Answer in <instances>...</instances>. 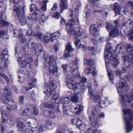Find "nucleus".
Wrapping results in <instances>:
<instances>
[{
  "instance_id": "obj_57",
  "label": "nucleus",
  "mask_w": 133,
  "mask_h": 133,
  "mask_svg": "<svg viewBox=\"0 0 133 133\" xmlns=\"http://www.w3.org/2000/svg\"><path fill=\"white\" fill-rule=\"evenodd\" d=\"M122 9H123V12L124 14H125L127 11V9L126 5H124L122 7Z\"/></svg>"
},
{
  "instance_id": "obj_46",
  "label": "nucleus",
  "mask_w": 133,
  "mask_h": 133,
  "mask_svg": "<svg viewBox=\"0 0 133 133\" xmlns=\"http://www.w3.org/2000/svg\"><path fill=\"white\" fill-rule=\"evenodd\" d=\"M49 17V15H46L45 14H43L41 17V20L42 21H44Z\"/></svg>"
},
{
  "instance_id": "obj_4",
  "label": "nucleus",
  "mask_w": 133,
  "mask_h": 133,
  "mask_svg": "<svg viewBox=\"0 0 133 133\" xmlns=\"http://www.w3.org/2000/svg\"><path fill=\"white\" fill-rule=\"evenodd\" d=\"M11 89L8 87H6L4 90V92L2 95V99L5 103L11 100Z\"/></svg>"
},
{
  "instance_id": "obj_28",
  "label": "nucleus",
  "mask_w": 133,
  "mask_h": 133,
  "mask_svg": "<svg viewBox=\"0 0 133 133\" xmlns=\"http://www.w3.org/2000/svg\"><path fill=\"white\" fill-rule=\"evenodd\" d=\"M30 11H32L33 9H35V12L36 14H38L40 13L41 12L39 9L38 8L36 7L35 4H32L31 5H30Z\"/></svg>"
},
{
  "instance_id": "obj_24",
  "label": "nucleus",
  "mask_w": 133,
  "mask_h": 133,
  "mask_svg": "<svg viewBox=\"0 0 133 133\" xmlns=\"http://www.w3.org/2000/svg\"><path fill=\"white\" fill-rule=\"evenodd\" d=\"M71 101V99L68 97H62L60 102L63 104V107L65 106V105L69 104Z\"/></svg>"
},
{
  "instance_id": "obj_12",
  "label": "nucleus",
  "mask_w": 133,
  "mask_h": 133,
  "mask_svg": "<svg viewBox=\"0 0 133 133\" xmlns=\"http://www.w3.org/2000/svg\"><path fill=\"white\" fill-rule=\"evenodd\" d=\"M92 36L95 37H97L99 35V27L97 25H92Z\"/></svg>"
},
{
  "instance_id": "obj_26",
  "label": "nucleus",
  "mask_w": 133,
  "mask_h": 133,
  "mask_svg": "<svg viewBox=\"0 0 133 133\" xmlns=\"http://www.w3.org/2000/svg\"><path fill=\"white\" fill-rule=\"evenodd\" d=\"M20 66L22 68H25L27 70L30 69L31 67L30 64L25 61H22L21 64Z\"/></svg>"
},
{
  "instance_id": "obj_61",
  "label": "nucleus",
  "mask_w": 133,
  "mask_h": 133,
  "mask_svg": "<svg viewBox=\"0 0 133 133\" xmlns=\"http://www.w3.org/2000/svg\"><path fill=\"white\" fill-rule=\"evenodd\" d=\"M26 35L27 36H32V31L31 30H28L26 32Z\"/></svg>"
},
{
  "instance_id": "obj_49",
  "label": "nucleus",
  "mask_w": 133,
  "mask_h": 133,
  "mask_svg": "<svg viewBox=\"0 0 133 133\" xmlns=\"http://www.w3.org/2000/svg\"><path fill=\"white\" fill-rule=\"evenodd\" d=\"M0 77H3L6 80V81L8 82V79L6 75L3 73H0Z\"/></svg>"
},
{
  "instance_id": "obj_25",
  "label": "nucleus",
  "mask_w": 133,
  "mask_h": 133,
  "mask_svg": "<svg viewBox=\"0 0 133 133\" xmlns=\"http://www.w3.org/2000/svg\"><path fill=\"white\" fill-rule=\"evenodd\" d=\"M74 30H70V33L71 34H74L78 36H80L82 35V33L79 31L78 28H75L73 29Z\"/></svg>"
},
{
  "instance_id": "obj_20",
  "label": "nucleus",
  "mask_w": 133,
  "mask_h": 133,
  "mask_svg": "<svg viewBox=\"0 0 133 133\" xmlns=\"http://www.w3.org/2000/svg\"><path fill=\"white\" fill-rule=\"evenodd\" d=\"M66 80L67 87L70 89L72 88V87L73 83L74 81H73L70 76L68 75Z\"/></svg>"
},
{
  "instance_id": "obj_37",
  "label": "nucleus",
  "mask_w": 133,
  "mask_h": 133,
  "mask_svg": "<svg viewBox=\"0 0 133 133\" xmlns=\"http://www.w3.org/2000/svg\"><path fill=\"white\" fill-rule=\"evenodd\" d=\"M73 102L77 103L78 102V98L76 94H74L71 97V101Z\"/></svg>"
},
{
  "instance_id": "obj_50",
  "label": "nucleus",
  "mask_w": 133,
  "mask_h": 133,
  "mask_svg": "<svg viewBox=\"0 0 133 133\" xmlns=\"http://www.w3.org/2000/svg\"><path fill=\"white\" fill-rule=\"evenodd\" d=\"M80 42V41L79 38L77 37L75 39V40L74 41L75 45L76 47L78 46L79 43Z\"/></svg>"
},
{
  "instance_id": "obj_29",
  "label": "nucleus",
  "mask_w": 133,
  "mask_h": 133,
  "mask_svg": "<svg viewBox=\"0 0 133 133\" xmlns=\"http://www.w3.org/2000/svg\"><path fill=\"white\" fill-rule=\"evenodd\" d=\"M30 109L28 108H22L21 109L20 113L23 116H27L29 114Z\"/></svg>"
},
{
  "instance_id": "obj_10",
  "label": "nucleus",
  "mask_w": 133,
  "mask_h": 133,
  "mask_svg": "<svg viewBox=\"0 0 133 133\" xmlns=\"http://www.w3.org/2000/svg\"><path fill=\"white\" fill-rule=\"evenodd\" d=\"M54 84L52 82L50 83L49 86L47 87L46 91H44V92L46 93V96L48 97H49L51 95L52 91L54 89Z\"/></svg>"
},
{
  "instance_id": "obj_62",
  "label": "nucleus",
  "mask_w": 133,
  "mask_h": 133,
  "mask_svg": "<svg viewBox=\"0 0 133 133\" xmlns=\"http://www.w3.org/2000/svg\"><path fill=\"white\" fill-rule=\"evenodd\" d=\"M14 10L16 12L17 15H18V16H19V14H18V12L19 11V8L17 6H15Z\"/></svg>"
},
{
  "instance_id": "obj_43",
  "label": "nucleus",
  "mask_w": 133,
  "mask_h": 133,
  "mask_svg": "<svg viewBox=\"0 0 133 133\" xmlns=\"http://www.w3.org/2000/svg\"><path fill=\"white\" fill-rule=\"evenodd\" d=\"M19 21L22 25H24L26 23V19L25 17H22L20 18Z\"/></svg>"
},
{
  "instance_id": "obj_11",
  "label": "nucleus",
  "mask_w": 133,
  "mask_h": 133,
  "mask_svg": "<svg viewBox=\"0 0 133 133\" xmlns=\"http://www.w3.org/2000/svg\"><path fill=\"white\" fill-rule=\"evenodd\" d=\"M17 124L20 128V130L24 132L25 133H32V132L33 131L31 129L26 128L25 125L22 123L19 122Z\"/></svg>"
},
{
  "instance_id": "obj_17",
  "label": "nucleus",
  "mask_w": 133,
  "mask_h": 133,
  "mask_svg": "<svg viewBox=\"0 0 133 133\" xmlns=\"http://www.w3.org/2000/svg\"><path fill=\"white\" fill-rule=\"evenodd\" d=\"M72 84V87L71 89H74V91L75 93L78 94L81 91V86L79 83H76L75 82L73 83Z\"/></svg>"
},
{
  "instance_id": "obj_1",
  "label": "nucleus",
  "mask_w": 133,
  "mask_h": 133,
  "mask_svg": "<svg viewBox=\"0 0 133 133\" xmlns=\"http://www.w3.org/2000/svg\"><path fill=\"white\" fill-rule=\"evenodd\" d=\"M119 85L118 87H117V90L121 98L119 100L120 103L122 107L125 106L127 103L131 102L133 100V89L131 91L132 95H122L123 93L122 89L127 86L125 80L123 78H121L119 81Z\"/></svg>"
},
{
  "instance_id": "obj_59",
  "label": "nucleus",
  "mask_w": 133,
  "mask_h": 133,
  "mask_svg": "<svg viewBox=\"0 0 133 133\" xmlns=\"http://www.w3.org/2000/svg\"><path fill=\"white\" fill-rule=\"evenodd\" d=\"M86 69L85 70V72L86 74H89L91 73V69H89V67Z\"/></svg>"
},
{
  "instance_id": "obj_53",
  "label": "nucleus",
  "mask_w": 133,
  "mask_h": 133,
  "mask_svg": "<svg viewBox=\"0 0 133 133\" xmlns=\"http://www.w3.org/2000/svg\"><path fill=\"white\" fill-rule=\"evenodd\" d=\"M44 105L45 107L54 108V107L52 105L49 104L45 102L44 103Z\"/></svg>"
},
{
  "instance_id": "obj_36",
  "label": "nucleus",
  "mask_w": 133,
  "mask_h": 133,
  "mask_svg": "<svg viewBox=\"0 0 133 133\" xmlns=\"http://www.w3.org/2000/svg\"><path fill=\"white\" fill-rule=\"evenodd\" d=\"M59 34L58 32H55L53 34H50L51 36V37L53 40V41L54 39H55L57 38L59 36Z\"/></svg>"
},
{
  "instance_id": "obj_19",
  "label": "nucleus",
  "mask_w": 133,
  "mask_h": 133,
  "mask_svg": "<svg viewBox=\"0 0 133 133\" xmlns=\"http://www.w3.org/2000/svg\"><path fill=\"white\" fill-rule=\"evenodd\" d=\"M119 35V30L116 27L114 28L111 30L109 33V36L113 37H117Z\"/></svg>"
},
{
  "instance_id": "obj_48",
  "label": "nucleus",
  "mask_w": 133,
  "mask_h": 133,
  "mask_svg": "<svg viewBox=\"0 0 133 133\" xmlns=\"http://www.w3.org/2000/svg\"><path fill=\"white\" fill-rule=\"evenodd\" d=\"M7 24L6 22L3 19L0 20V26L2 27L4 26L5 24Z\"/></svg>"
},
{
  "instance_id": "obj_40",
  "label": "nucleus",
  "mask_w": 133,
  "mask_h": 133,
  "mask_svg": "<svg viewBox=\"0 0 133 133\" xmlns=\"http://www.w3.org/2000/svg\"><path fill=\"white\" fill-rule=\"evenodd\" d=\"M85 61V64H87L88 66L89 67V68L90 69L91 68V59H86L84 60V61Z\"/></svg>"
},
{
  "instance_id": "obj_9",
  "label": "nucleus",
  "mask_w": 133,
  "mask_h": 133,
  "mask_svg": "<svg viewBox=\"0 0 133 133\" xmlns=\"http://www.w3.org/2000/svg\"><path fill=\"white\" fill-rule=\"evenodd\" d=\"M110 60L113 62L112 65L116 68L119 64V59L117 57V56L115 53L112 54L110 57Z\"/></svg>"
},
{
  "instance_id": "obj_23",
  "label": "nucleus",
  "mask_w": 133,
  "mask_h": 133,
  "mask_svg": "<svg viewBox=\"0 0 133 133\" xmlns=\"http://www.w3.org/2000/svg\"><path fill=\"white\" fill-rule=\"evenodd\" d=\"M49 72L52 75H54L57 71V69L56 66L53 63H51L49 67Z\"/></svg>"
},
{
  "instance_id": "obj_5",
  "label": "nucleus",
  "mask_w": 133,
  "mask_h": 133,
  "mask_svg": "<svg viewBox=\"0 0 133 133\" xmlns=\"http://www.w3.org/2000/svg\"><path fill=\"white\" fill-rule=\"evenodd\" d=\"M94 97L93 100L94 101H96L98 103L100 107L101 108L104 107L105 106V102H106L108 104L109 103L111 104L112 103V102H110L109 100V98H105L106 101L101 100L100 97L98 96H93L92 94V97Z\"/></svg>"
},
{
  "instance_id": "obj_22",
  "label": "nucleus",
  "mask_w": 133,
  "mask_h": 133,
  "mask_svg": "<svg viewBox=\"0 0 133 133\" xmlns=\"http://www.w3.org/2000/svg\"><path fill=\"white\" fill-rule=\"evenodd\" d=\"M113 10L115 12V14H120V12L122 9V7H120L118 3L116 2L113 5Z\"/></svg>"
},
{
  "instance_id": "obj_51",
  "label": "nucleus",
  "mask_w": 133,
  "mask_h": 133,
  "mask_svg": "<svg viewBox=\"0 0 133 133\" xmlns=\"http://www.w3.org/2000/svg\"><path fill=\"white\" fill-rule=\"evenodd\" d=\"M108 75L109 77V78L110 80L112 81L114 79V77L113 76L112 74L110 73L108 71Z\"/></svg>"
},
{
  "instance_id": "obj_8",
  "label": "nucleus",
  "mask_w": 133,
  "mask_h": 133,
  "mask_svg": "<svg viewBox=\"0 0 133 133\" xmlns=\"http://www.w3.org/2000/svg\"><path fill=\"white\" fill-rule=\"evenodd\" d=\"M8 53L7 51H6V50H4V51L2 52V54L4 55L3 56H2V57L0 59V68H2L4 66L5 67L7 66V64L6 63L8 60L7 59H6L4 55L6 56Z\"/></svg>"
},
{
  "instance_id": "obj_2",
  "label": "nucleus",
  "mask_w": 133,
  "mask_h": 133,
  "mask_svg": "<svg viewBox=\"0 0 133 133\" xmlns=\"http://www.w3.org/2000/svg\"><path fill=\"white\" fill-rule=\"evenodd\" d=\"M125 128L127 133L132 130L133 127V113L130 109H123Z\"/></svg>"
},
{
  "instance_id": "obj_6",
  "label": "nucleus",
  "mask_w": 133,
  "mask_h": 133,
  "mask_svg": "<svg viewBox=\"0 0 133 133\" xmlns=\"http://www.w3.org/2000/svg\"><path fill=\"white\" fill-rule=\"evenodd\" d=\"M123 64L126 67L133 66V57L126 55L123 56Z\"/></svg>"
},
{
  "instance_id": "obj_13",
  "label": "nucleus",
  "mask_w": 133,
  "mask_h": 133,
  "mask_svg": "<svg viewBox=\"0 0 133 133\" xmlns=\"http://www.w3.org/2000/svg\"><path fill=\"white\" fill-rule=\"evenodd\" d=\"M41 36L39 39L42 41H44L45 42H48L50 41L53 42V40L51 37V36L50 34H46L43 36L42 37V36Z\"/></svg>"
},
{
  "instance_id": "obj_16",
  "label": "nucleus",
  "mask_w": 133,
  "mask_h": 133,
  "mask_svg": "<svg viewBox=\"0 0 133 133\" xmlns=\"http://www.w3.org/2000/svg\"><path fill=\"white\" fill-rule=\"evenodd\" d=\"M61 2L59 7L61 9V12L62 13L63 10L66 9L68 8L67 1L66 0H60Z\"/></svg>"
},
{
  "instance_id": "obj_21",
  "label": "nucleus",
  "mask_w": 133,
  "mask_h": 133,
  "mask_svg": "<svg viewBox=\"0 0 133 133\" xmlns=\"http://www.w3.org/2000/svg\"><path fill=\"white\" fill-rule=\"evenodd\" d=\"M74 24V20L73 19H71L70 21H69L68 23L66 24V30L68 33L70 32V30H72L73 28V26Z\"/></svg>"
},
{
  "instance_id": "obj_56",
  "label": "nucleus",
  "mask_w": 133,
  "mask_h": 133,
  "mask_svg": "<svg viewBox=\"0 0 133 133\" xmlns=\"http://www.w3.org/2000/svg\"><path fill=\"white\" fill-rule=\"evenodd\" d=\"M122 73V71H120L118 70H117L116 71L115 74L116 75L118 76H120Z\"/></svg>"
},
{
  "instance_id": "obj_63",
  "label": "nucleus",
  "mask_w": 133,
  "mask_h": 133,
  "mask_svg": "<svg viewBox=\"0 0 133 133\" xmlns=\"http://www.w3.org/2000/svg\"><path fill=\"white\" fill-rule=\"evenodd\" d=\"M69 52L66 50H65L64 56L65 58H67L69 57Z\"/></svg>"
},
{
  "instance_id": "obj_41",
  "label": "nucleus",
  "mask_w": 133,
  "mask_h": 133,
  "mask_svg": "<svg viewBox=\"0 0 133 133\" xmlns=\"http://www.w3.org/2000/svg\"><path fill=\"white\" fill-rule=\"evenodd\" d=\"M107 25L106 26L107 29L108 31H109L110 30H111L115 28L114 26H113L112 24H111L109 23H106Z\"/></svg>"
},
{
  "instance_id": "obj_39",
  "label": "nucleus",
  "mask_w": 133,
  "mask_h": 133,
  "mask_svg": "<svg viewBox=\"0 0 133 133\" xmlns=\"http://www.w3.org/2000/svg\"><path fill=\"white\" fill-rule=\"evenodd\" d=\"M70 44V43H69L66 46V50H65L69 52L73 51L74 50V49L72 48Z\"/></svg>"
},
{
  "instance_id": "obj_30",
  "label": "nucleus",
  "mask_w": 133,
  "mask_h": 133,
  "mask_svg": "<svg viewBox=\"0 0 133 133\" xmlns=\"http://www.w3.org/2000/svg\"><path fill=\"white\" fill-rule=\"evenodd\" d=\"M127 51L129 53V56L133 57V45L129 44L127 48Z\"/></svg>"
},
{
  "instance_id": "obj_14",
  "label": "nucleus",
  "mask_w": 133,
  "mask_h": 133,
  "mask_svg": "<svg viewBox=\"0 0 133 133\" xmlns=\"http://www.w3.org/2000/svg\"><path fill=\"white\" fill-rule=\"evenodd\" d=\"M83 107L81 105H77L76 107L71 108V110L72 112H75L76 114H78L82 111Z\"/></svg>"
},
{
  "instance_id": "obj_32",
  "label": "nucleus",
  "mask_w": 133,
  "mask_h": 133,
  "mask_svg": "<svg viewBox=\"0 0 133 133\" xmlns=\"http://www.w3.org/2000/svg\"><path fill=\"white\" fill-rule=\"evenodd\" d=\"M36 79L32 78H30L29 81V89H31L34 87V82L36 81Z\"/></svg>"
},
{
  "instance_id": "obj_35",
  "label": "nucleus",
  "mask_w": 133,
  "mask_h": 133,
  "mask_svg": "<svg viewBox=\"0 0 133 133\" xmlns=\"http://www.w3.org/2000/svg\"><path fill=\"white\" fill-rule=\"evenodd\" d=\"M48 2V1L46 0H43V6L41 8V10L42 11H45L46 10V4Z\"/></svg>"
},
{
  "instance_id": "obj_58",
  "label": "nucleus",
  "mask_w": 133,
  "mask_h": 133,
  "mask_svg": "<svg viewBox=\"0 0 133 133\" xmlns=\"http://www.w3.org/2000/svg\"><path fill=\"white\" fill-rule=\"evenodd\" d=\"M93 71H92V74L93 76L96 75L97 74V71L95 69V67H93Z\"/></svg>"
},
{
  "instance_id": "obj_33",
  "label": "nucleus",
  "mask_w": 133,
  "mask_h": 133,
  "mask_svg": "<svg viewBox=\"0 0 133 133\" xmlns=\"http://www.w3.org/2000/svg\"><path fill=\"white\" fill-rule=\"evenodd\" d=\"M58 97L59 96L57 94H55L52 96V99L51 100V101L53 104L58 102H57V101L58 99Z\"/></svg>"
},
{
  "instance_id": "obj_60",
  "label": "nucleus",
  "mask_w": 133,
  "mask_h": 133,
  "mask_svg": "<svg viewBox=\"0 0 133 133\" xmlns=\"http://www.w3.org/2000/svg\"><path fill=\"white\" fill-rule=\"evenodd\" d=\"M81 48L82 49H83L84 50H85L87 49L86 46L82 44H81L79 46V48Z\"/></svg>"
},
{
  "instance_id": "obj_15",
  "label": "nucleus",
  "mask_w": 133,
  "mask_h": 133,
  "mask_svg": "<svg viewBox=\"0 0 133 133\" xmlns=\"http://www.w3.org/2000/svg\"><path fill=\"white\" fill-rule=\"evenodd\" d=\"M112 50L111 49H105L104 52V58L105 59V64L107 67V72L108 71V68L109 65V63H108V57L111 53V50Z\"/></svg>"
},
{
  "instance_id": "obj_18",
  "label": "nucleus",
  "mask_w": 133,
  "mask_h": 133,
  "mask_svg": "<svg viewBox=\"0 0 133 133\" xmlns=\"http://www.w3.org/2000/svg\"><path fill=\"white\" fill-rule=\"evenodd\" d=\"M21 31H20L17 30H15L14 33V36L15 37H19L20 41L21 42H23L25 41V40L22 34H21Z\"/></svg>"
},
{
  "instance_id": "obj_64",
  "label": "nucleus",
  "mask_w": 133,
  "mask_h": 133,
  "mask_svg": "<svg viewBox=\"0 0 133 133\" xmlns=\"http://www.w3.org/2000/svg\"><path fill=\"white\" fill-rule=\"evenodd\" d=\"M127 5L130 8H132L133 9V3L132 2H128L127 3Z\"/></svg>"
},
{
  "instance_id": "obj_27",
  "label": "nucleus",
  "mask_w": 133,
  "mask_h": 133,
  "mask_svg": "<svg viewBox=\"0 0 133 133\" xmlns=\"http://www.w3.org/2000/svg\"><path fill=\"white\" fill-rule=\"evenodd\" d=\"M72 122L74 124L79 126H80L83 124L81 120L79 118H74L72 119Z\"/></svg>"
},
{
  "instance_id": "obj_38",
  "label": "nucleus",
  "mask_w": 133,
  "mask_h": 133,
  "mask_svg": "<svg viewBox=\"0 0 133 133\" xmlns=\"http://www.w3.org/2000/svg\"><path fill=\"white\" fill-rule=\"evenodd\" d=\"M57 57L55 56H52L50 57L49 59V63H51L54 62H56L57 59Z\"/></svg>"
},
{
  "instance_id": "obj_55",
  "label": "nucleus",
  "mask_w": 133,
  "mask_h": 133,
  "mask_svg": "<svg viewBox=\"0 0 133 133\" xmlns=\"http://www.w3.org/2000/svg\"><path fill=\"white\" fill-rule=\"evenodd\" d=\"M33 112L32 114L34 115H37L38 114V112L37 109L35 107H33Z\"/></svg>"
},
{
  "instance_id": "obj_47",
  "label": "nucleus",
  "mask_w": 133,
  "mask_h": 133,
  "mask_svg": "<svg viewBox=\"0 0 133 133\" xmlns=\"http://www.w3.org/2000/svg\"><path fill=\"white\" fill-rule=\"evenodd\" d=\"M18 99L20 102V104L22 105L23 104V101L24 100V96H20L18 98Z\"/></svg>"
},
{
  "instance_id": "obj_42",
  "label": "nucleus",
  "mask_w": 133,
  "mask_h": 133,
  "mask_svg": "<svg viewBox=\"0 0 133 133\" xmlns=\"http://www.w3.org/2000/svg\"><path fill=\"white\" fill-rule=\"evenodd\" d=\"M122 47L119 45L118 44H117L116 46L115 49V51H118V52H119V53H122L123 52L122 51Z\"/></svg>"
},
{
  "instance_id": "obj_54",
  "label": "nucleus",
  "mask_w": 133,
  "mask_h": 133,
  "mask_svg": "<svg viewBox=\"0 0 133 133\" xmlns=\"http://www.w3.org/2000/svg\"><path fill=\"white\" fill-rule=\"evenodd\" d=\"M41 46L39 44H36V46L34 48V49L35 51L36 50H37L39 51H40L41 50Z\"/></svg>"
},
{
  "instance_id": "obj_44",
  "label": "nucleus",
  "mask_w": 133,
  "mask_h": 133,
  "mask_svg": "<svg viewBox=\"0 0 133 133\" xmlns=\"http://www.w3.org/2000/svg\"><path fill=\"white\" fill-rule=\"evenodd\" d=\"M18 74L19 75L18 76L19 78L23 77L24 76V72L23 70L21 69L18 71Z\"/></svg>"
},
{
  "instance_id": "obj_31",
  "label": "nucleus",
  "mask_w": 133,
  "mask_h": 133,
  "mask_svg": "<svg viewBox=\"0 0 133 133\" xmlns=\"http://www.w3.org/2000/svg\"><path fill=\"white\" fill-rule=\"evenodd\" d=\"M72 74L74 76L76 77H78L79 78H81L80 76L79 72L78 71L77 68L75 69L72 71Z\"/></svg>"
},
{
  "instance_id": "obj_52",
  "label": "nucleus",
  "mask_w": 133,
  "mask_h": 133,
  "mask_svg": "<svg viewBox=\"0 0 133 133\" xmlns=\"http://www.w3.org/2000/svg\"><path fill=\"white\" fill-rule=\"evenodd\" d=\"M58 8V6L57 5V3H55L54 4L51 10H55L57 9Z\"/></svg>"
},
{
  "instance_id": "obj_7",
  "label": "nucleus",
  "mask_w": 133,
  "mask_h": 133,
  "mask_svg": "<svg viewBox=\"0 0 133 133\" xmlns=\"http://www.w3.org/2000/svg\"><path fill=\"white\" fill-rule=\"evenodd\" d=\"M98 107L97 106H95L94 107L93 110L92 111V116L94 118L95 121L93 123V125L95 127H97L98 126L97 123V116H98L97 111L96 110L98 108Z\"/></svg>"
},
{
  "instance_id": "obj_45",
  "label": "nucleus",
  "mask_w": 133,
  "mask_h": 133,
  "mask_svg": "<svg viewBox=\"0 0 133 133\" xmlns=\"http://www.w3.org/2000/svg\"><path fill=\"white\" fill-rule=\"evenodd\" d=\"M67 64H63L62 65V68L63 69V71L64 73L67 72Z\"/></svg>"
},
{
  "instance_id": "obj_34",
  "label": "nucleus",
  "mask_w": 133,
  "mask_h": 133,
  "mask_svg": "<svg viewBox=\"0 0 133 133\" xmlns=\"http://www.w3.org/2000/svg\"><path fill=\"white\" fill-rule=\"evenodd\" d=\"M39 29L38 28L37 29L34 30L32 31L33 35L37 36L39 38L42 35V34L41 33H39Z\"/></svg>"
},
{
  "instance_id": "obj_3",
  "label": "nucleus",
  "mask_w": 133,
  "mask_h": 133,
  "mask_svg": "<svg viewBox=\"0 0 133 133\" xmlns=\"http://www.w3.org/2000/svg\"><path fill=\"white\" fill-rule=\"evenodd\" d=\"M123 27L128 31V35L129 36V39L131 40L133 39V21L129 19L124 22L123 25Z\"/></svg>"
}]
</instances>
